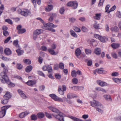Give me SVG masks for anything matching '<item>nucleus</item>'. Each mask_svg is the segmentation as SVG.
<instances>
[{"label": "nucleus", "mask_w": 121, "mask_h": 121, "mask_svg": "<svg viewBox=\"0 0 121 121\" xmlns=\"http://www.w3.org/2000/svg\"><path fill=\"white\" fill-rule=\"evenodd\" d=\"M95 102L90 101V103L92 107L96 108V110L98 112L102 114L103 113V110L101 108H103V106L101 104L98 102L95 101Z\"/></svg>", "instance_id": "nucleus-1"}, {"label": "nucleus", "mask_w": 121, "mask_h": 121, "mask_svg": "<svg viewBox=\"0 0 121 121\" xmlns=\"http://www.w3.org/2000/svg\"><path fill=\"white\" fill-rule=\"evenodd\" d=\"M9 107L8 106H5L1 108L2 110L0 111V118H2L5 115L6 110Z\"/></svg>", "instance_id": "nucleus-2"}, {"label": "nucleus", "mask_w": 121, "mask_h": 121, "mask_svg": "<svg viewBox=\"0 0 121 121\" xmlns=\"http://www.w3.org/2000/svg\"><path fill=\"white\" fill-rule=\"evenodd\" d=\"M67 6H73V8L75 9L77 8L78 6V3L76 1H70L67 4Z\"/></svg>", "instance_id": "nucleus-3"}, {"label": "nucleus", "mask_w": 121, "mask_h": 121, "mask_svg": "<svg viewBox=\"0 0 121 121\" xmlns=\"http://www.w3.org/2000/svg\"><path fill=\"white\" fill-rule=\"evenodd\" d=\"M58 113H59V114L55 116L53 115V116L56 119H58L60 121H64V117H63L65 115L64 114L60 112Z\"/></svg>", "instance_id": "nucleus-4"}, {"label": "nucleus", "mask_w": 121, "mask_h": 121, "mask_svg": "<svg viewBox=\"0 0 121 121\" xmlns=\"http://www.w3.org/2000/svg\"><path fill=\"white\" fill-rule=\"evenodd\" d=\"M49 96L55 101H62L61 98L58 97L55 94H52L49 95Z\"/></svg>", "instance_id": "nucleus-5"}, {"label": "nucleus", "mask_w": 121, "mask_h": 121, "mask_svg": "<svg viewBox=\"0 0 121 121\" xmlns=\"http://www.w3.org/2000/svg\"><path fill=\"white\" fill-rule=\"evenodd\" d=\"M44 26L43 27V28L45 29V28L46 27L48 28H55L57 26L54 25L53 23L48 22L45 24H43Z\"/></svg>", "instance_id": "nucleus-6"}, {"label": "nucleus", "mask_w": 121, "mask_h": 121, "mask_svg": "<svg viewBox=\"0 0 121 121\" xmlns=\"http://www.w3.org/2000/svg\"><path fill=\"white\" fill-rule=\"evenodd\" d=\"M21 15L25 17H27L28 16H31V14L29 10L25 9L22 12Z\"/></svg>", "instance_id": "nucleus-7"}, {"label": "nucleus", "mask_w": 121, "mask_h": 121, "mask_svg": "<svg viewBox=\"0 0 121 121\" xmlns=\"http://www.w3.org/2000/svg\"><path fill=\"white\" fill-rule=\"evenodd\" d=\"M42 68L43 70L48 71V73H50L52 70V67L50 65L44 66Z\"/></svg>", "instance_id": "nucleus-8"}, {"label": "nucleus", "mask_w": 121, "mask_h": 121, "mask_svg": "<svg viewBox=\"0 0 121 121\" xmlns=\"http://www.w3.org/2000/svg\"><path fill=\"white\" fill-rule=\"evenodd\" d=\"M0 74L2 78L5 80V82L8 79V78L7 75V74L5 73L4 72H2Z\"/></svg>", "instance_id": "nucleus-9"}, {"label": "nucleus", "mask_w": 121, "mask_h": 121, "mask_svg": "<svg viewBox=\"0 0 121 121\" xmlns=\"http://www.w3.org/2000/svg\"><path fill=\"white\" fill-rule=\"evenodd\" d=\"M75 55L79 59H80L81 57H79V56L81 54V50L79 48H77L75 51Z\"/></svg>", "instance_id": "nucleus-10"}, {"label": "nucleus", "mask_w": 121, "mask_h": 121, "mask_svg": "<svg viewBox=\"0 0 121 121\" xmlns=\"http://www.w3.org/2000/svg\"><path fill=\"white\" fill-rule=\"evenodd\" d=\"M48 108L53 112L56 113H59L60 111L57 108L52 106H50L48 107Z\"/></svg>", "instance_id": "nucleus-11"}, {"label": "nucleus", "mask_w": 121, "mask_h": 121, "mask_svg": "<svg viewBox=\"0 0 121 121\" xmlns=\"http://www.w3.org/2000/svg\"><path fill=\"white\" fill-rule=\"evenodd\" d=\"M18 92L19 94L21 95V96L23 98L26 99V95L20 89L18 90Z\"/></svg>", "instance_id": "nucleus-12"}, {"label": "nucleus", "mask_w": 121, "mask_h": 121, "mask_svg": "<svg viewBox=\"0 0 121 121\" xmlns=\"http://www.w3.org/2000/svg\"><path fill=\"white\" fill-rule=\"evenodd\" d=\"M53 8V6L52 4L48 5L45 8V11L47 12H49L52 10Z\"/></svg>", "instance_id": "nucleus-13"}, {"label": "nucleus", "mask_w": 121, "mask_h": 121, "mask_svg": "<svg viewBox=\"0 0 121 121\" xmlns=\"http://www.w3.org/2000/svg\"><path fill=\"white\" fill-rule=\"evenodd\" d=\"M4 54L7 55L9 56L12 53L11 50L9 48H6L4 50Z\"/></svg>", "instance_id": "nucleus-14"}, {"label": "nucleus", "mask_w": 121, "mask_h": 121, "mask_svg": "<svg viewBox=\"0 0 121 121\" xmlns=\"http://www.w3.org/2000/svg\"><path fill=\"white\" fill-rule=\"evenodd\" d=\"M97 82L98 84L102 86H106L107 85V84L106 82H103L100 80H97Z\"/></svg>", "instance_id": "nucleus-15"}, {"label": "nucleus", "mask_w": 121, "mask_h": 121, "mask_svg": "<svg viewBox=\"0 0 121 121\" xmlns=\"http://www.w3.org/2000/svg\"><path fill=\"white\" fill-rule=\"evenodd\" d=\"M36 82L35 81L29 80L26 82L27 84L30 86H32L33 85L35 84Z\"/></svg>", "instance_id": "nucleus-16"}, {"label": "nucleus", "mask_w": 121, "mask_h": 121, "mask_svg": "<svg viewBox=\"0 0 121 121\" xmlns=\"http://www.w3.org/2000/svg\"><path fill=\"white\" fill-rule=\"evenodd\" d=\"M48 51L50 53L53 55H56L58 53L57 52H55L54 49H53L52 48L48 49Z\"/></svg>", "instance_id": "nucleus-17"}, {"label": "nucleus", "mask_w": 121, "mask_h": 121, "mask_svg": "<svg viewBox=\"0 0 121 121\" xmlns=\"http://www.w3.org/2000/svg\"><path fill=\"white\" fill-rule=\"evenodd\" d=\"M94 52L97 55H99L101 53V49L99 48H96Z\"/></svg>", "instance_id": "nucleus-18"}, {"label": "nucleus", "mask_w": 121, "mask_h": 121, "mask_svg": "<svg viewBox=\"0 0 121 121\" xmlns=\"http://www.w3.org/2000/svg\"><path fill=\"white\" fill-rule=\"evenodd\" d=\"M99 40L103 43H105L106 41L108 40V39L105 36H100Z\"/></svg>", "instance_id": "nucleus-19"}, {"label": "nucleus", "mask_w": 121, "mask_h": 121, "mask_svg": "<svg viewBox=\"0 0 121 121\" xmlns=\"http://www.w3.org/2000/svg\"><path fill=\"white\" fill-rule=\"evenodd\" d=\"M4 99H8L11 97V95L10 94V92H7L6 94L4 96Z\"/></svg>", "instance_id": "nucleus-20"}, {"label": "nucleus", "mask_w": 121, "mask_h": 121, "mask_svg": "<svg viewBox=\"0 0 121 121\" xmlns=\"http://www.w3.org/2000/svg\"><path fill=\"white\" fill-rule=\"evenodd\" d=\"M32 66L30 65L26 67L25 69V70L27 72L29 73L32 70Z\"/></svg>", "instance_id": "nucleus-21"}, {"label": "nucleus", "mask_w": 121, "mask_h": 121, "mask_svg": "<svg viewBox=\"0 0 121 121\" xmlns=\"http://www.w3.org/2000/svg\"><path fill=\"white\" fill-rule=\"evenodd\" d=\"M120 44L118 43H113L111 44V46L114 49H116L119 47Z\"/></svg>", "instance_id": "nucleus-22"}, {"label": "nucleus", "mask_w": 121, "mask_h": 121, "mask_svg": "<svg viewBox=\"0 0 121 121\" xmlns=\"http://www.w3.org/2000/svg\"><path fill=\"white\" fill-rule=\"evenodd\" d=\"M38 35V30L37 29L34 32L33 39L35 40L37 37Z\"/></svg>", "instance_id": "nucleus-23"}, {"label": "nucleus", "mask_w": 121, "mask_h": 121, "mask_svg": "<svg viewBox=\"0 0 121 121\" xmlns=\"http://www.w3.org/2000/svg\"><path fill=\"white\" fill-rule=\"evenodd\" d=\"M103 69V68L96 69L95 70V72L98 73L102 74Z\"/></svg>", "instance_id": "nucleus-24"}, {"label": "nucleus", "mask_w": 121, "mask_h": 121, "mask_svg": "<svg viewBox=\"0 0 121 121\" xmlns=\"http://www.w3.org/2000/svg\"><path fill=\"white\" fill-rule=\"evenodd\" d=\"M110 30L112 31L117 32L119 30V29L117 26H115L111 28Z\"/></svg>", "instance_id": "nucleus-25"}, {"label": "nucleus", "mask_w": 121, "mask_h": 121, "mask_svg": "<svg viewBox=\"0 0 121 121\" xmlns=\"http://www.w3.org/2000/svg\"><path fill=\"white\" fill-rule=\"evenodd\" d=\"M101 16V13H96L95 14V16L94 17V18L95 19L99 20L100 19V17Z\"/></svg>", "instance_id": "nucleus-26"}, {"label": "nucleus", "mask_w": 121, "mask_h": 121, "mask_svg": "<svg viewBox=\"0 0 121 121\" xmlns=\"http://www.w3.org/2000/svg\"><path fill=\"white\" fill-rule=\"evenodd\" d=\"M28 114L27 112H22L20 114L19 117L20 118H23Z\"/></svg>", "instance_id": "nucleus-27"}, {"label": "nucleus", "mask_w": 121, "mask_h": 121, "mask_svg": "<svg viewBox=\"0 0 121 121\" xmlns=\"http://www.w3.org/2000/svg\"><path fill=\"white\" fill-rule=\"evenodd\" d=\"M104 97L105 98V99L108 101H111L112 99L111 98V97L109 95H104Z\"/></svg>", "instance_id": "nucleus-28"}, {"label": "nucleus", "mask_w": 121, "mask_h": 121, "mask_svg": "<svg viewBox=\"0 0 121 121\" xmlns=\"http://www.w3.org/2000/svg\"><path fill=\"white\" fill-rule=\"evenodd\" d=\"M16 52L17 53L18 56H20L22 55L24 52L23 50H21L19 49H18L16 50Z\"/></svg>", "instance_id": "nucleus-29"}, {"label": "nucleus", "mask_w": 121, "mask_h": 121, "mask_svg": "<svg viewBox=\"0 0 121 121\" xmlns=\"http://www.w3.org/2000/svg\"><path fill=\"white\" fill-rule=\"evenodd\" d=\"M44 114L42 112L38 113V118H42L44 117Z\"/></svg>", "instance_id": "nucleus-30"}, {"label": "nucleus", "mask_w": 121, "mask_h": 121, "mask_svg": "<svg viewBox=\"0 0 121 121\" xmlns=\"http://www.w3.org/2000/svg\"><path fill=\"white\" fill-rule=\"evenodd\" d=\"M23 61L25 64H27L30 65L31 63V60L28 59H26L25 60H24Z\"/></svg>", "instance_id": "nucleus-31"}, {"label": "nucleus", "mask_w": 121, "mask_h": 121, "mask_svg": "<svg viewBox=\"0 0 121 121\" xmlns=\"http://www.w3.org/2000/svg\"><path fill=\"white\" fill-rule=\"evenodd\" d=\"M26 31L25 29L23 28L18 30L17 33L19 34H22L25 32Z\"/></svg>", "instance_id": "nucleus-32"}, {"label": "nucleus", "mask_w": 121, "mask_h": 121, "mask_svg": "<svg viewBox=\"0 0 121 121\" xmlns=\"http://www.w3.org/2000/svg\"><path fill=\"white\" fill-rule=\"evenodd\" d=\"M0 58L2 59L3 60L6 61L9 60H10L9 58L4 56L2 55L1 56V57H0Z\"/></svg>", "instance_id": "nucleus-33"}, {"label": "nucleus", "mask_w": 121, "mask_h": 121, "mask_svg": "<svg viewBox=\"0 0 121 121\" xmlns=\"http://www.w3.org/2000/svg\"><path fill=\"white\" fill-rule=\"evenodd\" d=\"M70 32L71 35L73 37L77 38V35L75 33V32L73 30H70Z\"/></svg>", "instance_id": "nucleus-34"}, {"label": "nucleus", "mask_w": 121, "mask_h": 121, "mask_svg": "<svg viewBox=\"0 0 121 121\" xmlns=\"http://www.w3.org/2000/svg\"><path fill=\"white\" fill-rule=\"evenodd\" d=\"M31 118L32 120L35 121L37 119V116L35 114H32L31 116Z\"/></svg>", "instance_id": "nucleus-35"}, {"label": "nucleus", "mask_w": 121, "mask_h": 121, "mask_svg": "<svg viewBox=\"0 0 121 121\" xmlns=\"http://www.w3.org/2000/svg\"><path fill=\"white\" fill-rule=\"evenodd\" d=\"M45 115L46 117L48 118L49 119H50L52 118L51 115V114L48 113L47 112H45Z\"/></svg>", "instance_id": "nucleus-36"}, {"label": "nucleus", "mask_w": 121, "mask_h": 121, "mask_svg": "<svg viewBox=\"0 0 121 121\" xmlns=\"http://www.w3.org/2000/svg\"><path fill=\"white\" fill-rule=\"evenodd\" d=\"M58 91L59 93L61 95H63L64 94V91L62 90L61 87L60 86L58 87Z\"/></svg>", "instance_id": "nucleus-37"}, {"label": "nucleus", "mask_w": 121, "mask_h": 121, "mask_svg": "<svg viewBox=\"0 0 121 121\" xmlns=\"http://www.w3.org/2000/svg\"><path fill=\"white\" fill-rule=\"evenodd\" d=\"M6 83H7L8 85H10L12 86L13 87L15 85L13 83L11 82L9 79H8L6 82Z\"/></svg>", "instance_id": "nucleus-38"}, {"label": "nucleus", "mask_w": 121, "mask_h": 121, "mask_svg": "<svg viewBox=\"0 0 121 121\" xmlns=\"http://www.w3.org/2000/svg\"><path fill=\"white\" fill-rule=\"evenodd\" d=\"M72 82L73 84H77L78 82V81L77 78H74L72 79Z\"/></svg>", "instance_id": "nucleus-39"}, {"label": "nucleus", "mask_w": 121, "mask_h": 121, "mask_svg": "<svg viewBox=\"0 0 121 121\" xmlns=\"http://www.w3.org/2000/svg\"><path fill=\"white\" fill-rule=\"evenodd\" d=\"M76 71L75 70H73L71 72V76L73 77H76L77 76Z\"/></svg>", "instance_id": "nucleus-40"}, {"label": "nucleus", "mask_w": 121, "mask_h": 121, "mask_svg": "<svg viewBox=\"0 0 121 121\" xmlns=\"http://www.w3.org/2000/svg\"><path fill=\"white\" fill-rule=\"evenodd\" d=\"M18 41L17 40H16L14 41L13 42V45L16 47H18Z\"/></svg>", "instance_id": "nucleus-41"}, {"label": "nucleus", "mask_w": 121, "mask_h": 121, "mask_svg": "<svg viewBox=\"0 0 121 121\" xmlns=\"http://www.w3.org/2000/svg\"><path fill=\"white\" fill-rule=\"evenodd\" d=\"M17 68L19 69H21L22 67V65L20 63H17L16 65Z\"/></svg>", "instance_id": "nucleus-42"}, {"label": "nucleus", "mask_w": 121, "mask_h": 121, "mask_svg": "<svg viewBox=\"0 0 121 121\" xmlns=\"http://www.w3.org/2000/svg\"><path fill=\"white\" fill-rule=\"evenodd\" d=\"M64 65L63 63H60L59 65V67L60 69H64Z\"/></svg>", "instance_id": "nucleus-43"}, {"label": "nucleus", "mask_w": 121, "mask_h": 121, "mask_svg": "<svg viewBox=\"0 0 121 121\" xmlns=\"http://www.w3.org/2000/svg\"><path fill=\"white\" fill-rule=\"evenodd\" d=\"M116 8V6L115 5H113L110 9V10H109L108 12V13L110 12L113 11Z\"/></svg>", "instance_id": "nucleus-44"}, {"label": "nucleus", "mask_w": 121, "mask_h": 121, "mask_svg": "<svg viewBox=\"0 0 121 121\" xmlns=\"http://www.w3.org/2000/svg\"><path fill=\"white\" fill-rule=\"evenodd\" d=\"M77 96H73L72 94H68L67 95V97L69 99H71L74 97H76Z\"/></svg>", "instance_id": "nucleus-45"}, {"label": "nucleus", "mask_w": 121, "mask_h": 121, "mask_svg": "<svg viewBox=\"0 0 121 121\" xmlns=\"http://www.w3.org/2000/svg\"><path fill=\"white\" fill-rule=\"evenodd\" d=\"M39 90L41 91H43L45 89V87L44 85H41L39 86Z\"/></svg>", "instance_id": "nucleus-46"}, {"label": "nucleus", "mask_w": 121, "mask_h": 121, "mask_svg": "<svg viewBox=\"0 0 121 121\" xmlns=\"http://www.w3.org/2000/svg\"><path fill=\"white\" fill-rule=\"evenodd\" d=\"M32 1L34 5V7L36 8L37 7V5L36 3L38 4V1H37V0H31Z\"/></svg>", "instance_id": "nucleus-47"}, {"label": "nucleus", "mask_w": 121, "mask_h": 121, "mask_svg": "<svg viewBox=\"0 0 121 121\" xmlns=\"http://www.w3.org/2000/svg\"><path fill=\"white\" fill-rule=\"evenodd\" d=\"M45 29L50 31H52L53 32H55L56 31V30L55 29L52 28H47L46 27V28H45Z\"/></svg>", "instance_id": "nucleus-48"}, {"label": "nucleus", "mask_w": 121, "mask_h": 121, "mask_svg": "<svg viewBox=\"0 0 121 121\" xmlns=\"http://www.w3.org/2000/svg\"><path fill=\"white\" fill-rule=\"evenodd\" d=\"M111 55L112 57L115 59H116L117 57V54L114 52H112L111 53Z\"/></svg>", "instance_id": "nucleus-49"}, {"label": "nucleus", "mask_w": 121, "mask_h": 121, "mask_svg": "<svg viewBox=\"0 0 121 121\" xmlns=\"http://www.w3.org/2000/svg\"><path fill=\"white\" fill-rule=\"evenodd\" d=\"M5 22H6L8 23L9 24L12 25L13 24V22L12 21L9 19H7L5 20Z\"/></svg>", "instance_id": "nucleus-50"}, {"label": "nucleus", "mask_w": 121, "mask_h": 121, "mask_svg": "<svg viewBox=\"0 0 121 121\" xmlns=\"http://www.w3.org/2000/svg\"><path fill=\"white\" fill-rule=\"evenodd\" d=\"M55 76L56 79H60L61 78V76L60 75L56 73L55 74Z\"/></svg>", "instance_id": "nucleus-51"}, {"label": "nucleus", "mask_w": 121, "mask_h": 121, "mask_svg": "<svg viewBox=\"0 0 121 121\" xmlns=\"http://www.w3.org/2000/svg\"><path fill=\"white\" fill-rule=\"evenodd\" d=\"M93 27L96 29H100L99 24H95L94 25Z\"/></svg>", "instance_id": "nucleus-52"}, {"label": "nucleus", "mask_w": 121, "mask_h": 121, "mask_svg": "<svg viewBox=\"0 0 121 121\" xmlns=\"http://www.w3.org/2000/svg\"><path fill=\"white\" fill-rule=\"evenodd\" d=\"M4 6L3 4H1V6L0 7V15H1V13L3 12V10H4Z\"/></svg>", "instance_id": "nucleus-53"}, {"label": "nucleus", "mask_w": 121, "mask_h": 121, "mask_svg": "<svg viewBox=\"0 0 121 121\" xmlns=\"http://www.w3.org/2000/svg\"><path fill=\"white\" fill-rule=\"evenodd\" d=\"M85 51L87 54H91V51L89 49H85Z\"/></svg>", "instance_id": "nucleus-54"}, {"label": "nucleus", "mask_w": 121, "mask_h": 121, "mask_svg": "<svg viewBox=\"0 0 121 121\" xmlns=\"http://www.w3.org/2000/svg\"><path fill=\"white\" fill-rule=\"evenodd\" d=\"M41 50L42 51H46L47 50V48L46 46H43L41 47Z\"/></svg>", "instance_id": "nucleus-55"}, {"label": "nucleus", "mask_w": 121, "mask_h": 121, "mask_svg": "<svg viewBox=\"0 0 121 121\" xmlns=\"http://www.w3.org/2000/svg\"><path fill=\"white\" fill-rule=\"evenodd\" d=\"M7 99H5L1 101V103L4 104H6L8 103V101Z\"/></svg>", "instance_id": "nucleus-56"}, {"label": "nucleus", "mask_w": 121, "mask_h": 121, "mask_svg": "<svg viewBox=\"0 0 121 121\" xmlns=\"http://www.w3.org/2000/svg\"><path fill=\"white\" fill-rule=\"evenodd\" d=\"M74 30L75 31L77 32H79L81 30L80 29L77 27H74Z\"/></svg>", "instance_id": "nucleus-57"}, {"label": "nucleus", "mask_w": 121, "mask_h": 121, "mask_svg": "<svg viewBox=\"0 0 121 121\" xmlns=\"http://www.w3.org/2000/svg\"><path fill=\"white\" fill-rule=\"evenodd\" d=\"M3 35L5 36H7L9 35V32L7 31H3Z\"/></svg>", "instance_id": "nucleus-58"}, {"label": "nucleus", "mask_w": 121, "mask_h": 121, "mask_svg": "<svg viewBox=\"0 0 121 121\" xmlns=\"http://www.w3.org/2000/svg\"><path fill=\"white\" fill-rule=\"evenodd\" d=\"M59 66L57 64H56L54 65V69L55 70H57L59 69Z\"/></svg>", "instance_id": "nucleus-59"}, {"label": "nucleus", "mask_w": 121, "mask_h": 121, "mask_svg": "<svg viewBox=\"0 0 121 121\" xmlns=\"http://www.w3.org/2000/svg\"><path fill=\"white\" fill-rule=\"evenodd\" d=\"M118 75L119 74L117 72H113L111 74L112 76L114 77L117 76H118Z\"/></svg>", "instance_id": "nucleus-60"}, {"label": "nucleus", "mask_w": 121, "mask_h": 121, "mask_svg": "<svg viewBox=\"0 0 121 121\" xmlns=\"http://www.w3.org/2000/svg\"><path fill=\"white\" fill-rule=\"evenodd\" d=\"M8 68L5 66L4 68L3 72H4L5 73L7 74L8 72Z\"/></svg>", "instance_id": "nucleus-61"}, {"label": "nucleus", "mask_w": 121, "mask_h": 121, "mask_svg": "<svg viewBox=\"0 0 121 121\" xmlns=\"http://www.w3.org/2000/svg\"><path fill=\"white\" fill-rule=\"evenodd\" d=\"M110 6L109 4H108L106 6L105 8V9L106 10L105 12H107L108 13V12L109 11L108 9L109 8Z\"/></svg>", "instance_id": "nucleus-62"}, {"label": "nucleus", "mask_w": 121, "mask_h": 121, "mask_svg": "<svg viewBox=\"0 0 121 121\" xmlns=\"http://www.w3.org/2000/svg\"><path fill=\"white\" fill-rule=\"evenodd\" d=\"M78 86H73L71 87L72 89L74 91H78Z\"/></svg>", "instance_id": "nucleus-63"}, {"label": "nucleus", "mask_w": 121, "mask_h": 121, "mask_svg": "<svg viewBox=\"0 0 121 121\" xmlns=\"http://www.w3.org/2000/svg\"><path fill=\"white\" fill-rule=\"evenodd\" d=\"M69 21L70 22L72 23H74L76 21V19L73 18L72 17L71 18H69Z\"/></svg>", "instance_id": "nucleus-64"}]
</instances>
